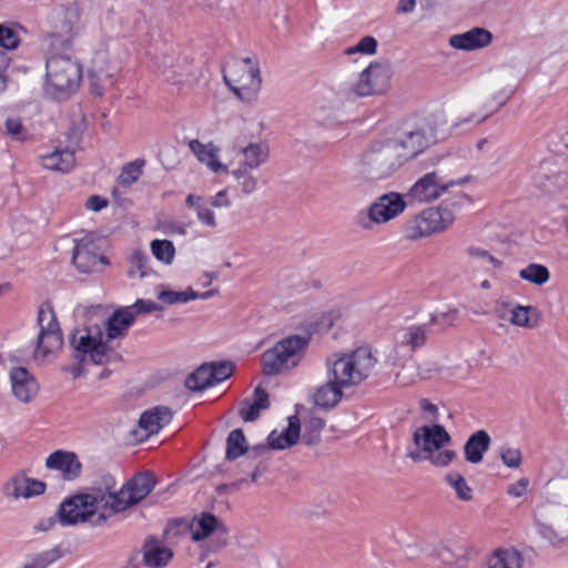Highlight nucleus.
<instances>
[{
    "instance_id": "obj_1",
    "label": "nucleus",
    "mask_w": 568,
    "mask_h": 568,
    "mask_svg": "<svg viewBox=\"0 0 568 568\" xmlns=\"http://www.w3.org/2000/svg\"><path fill=\"white\" fill-rule=\"evenodd\" d=\"M468 201L466 194L459 193L437 206L424 209L412 215L402 226L403 237L407 241H418L443 233L453 225L462 204Z\"/></svg>"
},
{
    "instance_id": "obj_2",
    "label": "nucleus",
    "mask_w": 568,
    "mask_h": 568,
    "mask_svg": "<svg viewBox=\"0 0 568 568\" xmlns=\"http://www.w3.org/2000/svg\"><path fill=\"white\" fill-rule=\"evenodd\" d=\"M468 201L466 194L459 193L437 206L424 209L412 215L402 226L403 237L407 241H418L443 233L453 225L462 204Z\"/></svg>"
},
{
    "instance_id": "obj_3",
    "label": "nucleus",
    "mask_w": 568,
    "mask_h": 568,
    "mask_svg": "<svg viewBox=\"0 0 568 568\" xmlns=\"http://www.w3.org/2000/svg\"><path fill=\"white\" fill-rule=\"evenodd\" d=\"M113 515L105 488H92L65 499L59 508V519L63 526L88 523L94 527L104 525Z\"/></svg>"
},
{
    "instance_id": "obj_4",
    "label": "nucleus",
    "mask_w": 568,
    "mask_h": 568,
    "mask_svg": "<svg viewBox=\"0 0 568 568\" xmlns=\"http://www.w3.org/2000/svg\"><path fill=\"white\" fill-rule=\"evenodd\" d=\"M377 363L376 356L366 346L353 351L335 352L325 361L326 377L344 388L359 385Z\"/></svg>"
},
{
    "instance_id": "obj_5",
    "label": "nucleus",
    "mask_w": 568,
    "mask_h": 568,
    "mask_svg": "<svg viewBox=\"0 0 568 568\" xmlns=\"http://www.w3.org/2000/svg\"><path fill=\"white\" fill-rule=\"evenodd\" d=\"M413 439L416 449L407 454L413 462H428L434 467L445 468L457 457L455 450L446 448L452 437L442 425L420 426L414 432Z\"/></svg>"
},
{
    "instance_id": "obj_6",
    "label": "nucleus",
    "mask_w": 568,
    "mask_h": 568,
    "mask_svg": "<svg viewBox=\"0 0 568 568\" xmlns=\"http://www.w3.org/2000/svg\"><path fill=\"white\" fill-rule=\"evenodd\" d=\"M44 93L61 100L73 93L82 79L80 63L68 55H53L47 61Z\"/></svg>"
},
{
    "instance_id": "obj_7",
    "label": "nucleus",
    "mask_w": 568,
    "mask_h": 568,
    "mask_svg": "<svg viewBox=\"0 0 568 568\" xmlns=\"http://www.w3.org/2000/svg\"><path fill=\"white\" fill-rule=\"evenodd\" d=\"M70 344L75 358L82 362L104 364L112 354V345L104 335V326L97 323L75 328L70 335Z\"/></svg>"
},
{
    "instance_id": "obj_8",
    "label": "nucleus",
    "mask_w": 568,
    "mask_h": 568,
    "mask_svg": "<svg viewBox=\"0 0 568 568\" xmlns=\"http://www.w3.org/2000/svg\"><path fill=\"white\" fill-rule=\"evenodd\" d=\"M223 79L241 101L256 100L262 80L258 64L252 59L245 58L227 62L223 69Z\"/></svg>"
},
{
    "instance_id": "obj_9",
    "label": "nucleus",
    "mask_w": 568,
    "mask_h": 568,
    "mask_svg": "<svg viewBox=\"0 0 568 568\" xmlns=\"http://www.w3.org/2000/svg\"><path fill=\"white\" fill-rule=\"evenodd\" d=\"M364 171L375 179H385L404 165L389 136L372 142L359 158Z\"/></svg>"
},
{
    "instance_id": "obj_10",
    "label": "nucleus",
    "mask_w": 568,
    "mask_h": 568,
    "mask_svg": "<svg viewBox=\"0 0 568 568\" xmlns=\"http://www.w3.org/2000/svg\"><path fill=\"white\" fill-rule=\"evenodd\" d=\"M307 344L308 338L300 335L288 336L277 342L263 354L264 374L268 376L277 375L295 367L300 363Z\"/></svg>"
},
{
    "instance_id": "obj_11",
    "label": "nucleus",
    "mask_w": 568,
    "mask_h": 568,
    "mask_svg": "<svg viewBox=\"0 0 568 568\" xmlns=\"http://www.w3.org/2000/svg\"><path fill=\"white\" fill-rule=\"evenodd\" d=\"M154 487L155 479L151 473H140L133 476L119 490H114V483L110 478L105 484V491L113 515L140 503Z\"/></svg>"
},
{
    "instance_id": "obj_12",
    "label": "nucleus",
    "mask_w": 568,
    "mask_h": 568,
    "mask_svg": "<svg viewBox=\"0 0 568 568\" xmlns=\"http://www.w3.org/2000/svg\"><path fill=\"white\" fill-rule=\"evenodd\" d=\"M72 262L75 268L84 274L102 272L109 260L103 254L104 241L93 233L73 237Z\"/></svg>"
},
{
    "instance_id": "obj_13",
    "label": "nucleus",
    "mask_w": 568,
    "mask_h": 568,
    "mask_svg": "<svg viewBox=\"0 0 568 568\" xmlns=\"http://www.w3.org/2000/svg\"><path fill=\"white\" fill-rule=\"evenodd\" d=\"M407 207L403 195L388 192L378 196L365 211L356 216V223L363 230H372L375 225L385 224L399 216Z\"/></svg>"
},
{
    "instance_id": "obj_14",
    "label": "nucleus",
    "mask_w": 568,
    "mask_h": 568,
    "mask_svg": "<svg viewBox=\"0 0 568 568\" xmlns=\"http://www.w3.org/2000/svg\"><path fill=\"white\" fill-rule=\"evenodd\" d=\"M389 138L404 164L423 153L434 141L432 131L420 125L405 126Z\"/></svg>"
},
{
    "instance_id": "obj_15",
    "label": "nucleus",
    "mask_w": 568,
    "mask_h": 568,
    "mask_svg": "<svg viewBox=\"0 0 568 568\" xmlns=\"http://www.w3.org/2000/svg\"><path fill=\"white\" fill-rule=\"evenodd\" d=\"M463 183H465V180H447L438 172L433 171L417 179L409 187L406 196L413 203H430L442 197L450 187Z\"/></svg>"
},
{
    "instance_id": "obj_16",
    "label": "nucleus",
    "mask_w": 568,
    "mask_h": 568,
    "mask_svg": "<svg viewBox=\"0 0 568 568\" xmlns=\"http://www.w3.org/2000/svg\"><path fill=\"white\" fill-rule=\"evenodd\" d=\"M389 69L382 63H371L354 83V92L358 97L383 94L389 88Z\"/></svg>"
},
{
    "instance_id": "obj_17",
    "label": "nucleus",
    "mask_w": 568,
    "mask_h": 568,
    "mask_svg": "<svg viewBox=\"0 0 568 568\" xmlns=\"http://www.w3.org/2000/svg\"><path fill=\"white\" fill-rule=\"evenodd\" d=\"M40 326L38 353L43 356L54 352L62 344L59 323L51 310H40L38 315Z\"/></svg>"
},
{
    "instance_id": "obj_18",
    "label": "nucleus",
    "mask_w": 568,
    "mask_h": 568,
    "mask_svg": "<svg viewBox=\"0 0 568 568\" xmlns=\"http://www.w3.org/2000/svg\"><path fill=\"white\" fill-rule=\"evenodd\" d=\"M116 73L118 68L110 64L108 55L103 52L98 53L89 70L92 92L99 97L103 95L105 89L113 84Z\"/></svg>"
},
{
    "instance_id": "obj_19",
    "label": "nucleus",
    "mask_w": 568,
    "mask_h": 568,
    "mask_svg": "<svg viewBox=\"0 0 568 568\" xmlns=\"http://www.w3.org/2000/svg\"><path fill=\"white\" fill-rule=\"evenodd\" d=\"M11 392L21 403H30L39 392V384L24 367H13L9 373Z\"/></svg>"
},
{
    "instance_id": "obj_20",
    "label": "nucleus",
    "mask_w": 568,
    "mask_h": 568,
    "mask_svg": "<svg viewBox=\"0 0 568 568\" xmlns=\"http://www.w3.org/2000/svg\"><path fill=\"white\" fill-rule=\"evenodd\" d=\"M44 490L43 481L22 474L14 475L3 486V494L13 499H29L42 495Z\"/></svg>"
},
{
    "instance_id": "obj_21",
    "label": "nucleus",
    "mask_w": 568,
    "mask_h": 568,
    "mask_svg": "<svg viewBox=\"0 0 568 568\" xmlns=\"http://www.w3.org/2000/svg\"><path fill=\"white\" fill-rule=\"evenodd\" d=\"M174 552L164 541L149 537L142 546V564L146 568H164L173 559Z\"/></svg>"
},
{
    "instance_id": "obj_22",
    "label": "nucleus",
    "mask_w": 568,
    "mask_h": 568,
    "mask_svg": "<svg viewBox=\"0 0 568 568\" xmlns=\"http://www.w3.org/2000/svg\"><path fill=\"white\" fill-rule=\"evenodd\" d=\"M187 145L196 160L212 173H229L227 165L220 161V149L213 142L202 143L193 139L187 142Z\"/></svg>"
},
{
    "instance_id": "obj_23",
    "label": "nucleus",
    "mask_w": 568,
    "mask_h": 568,
    "mask_svg": "<svg viewBox=\"0 0 568 568\" xmlns=\"http://www.w3.org/2000/svg\"><path fill=\"white\" fill-rule=\"evenodd\" d=\"M49 469L57 470L63 479L73 480L81 474L82 465L78 456L72 452L57 450L49 455L45 460Z\"/></svg>"
},
{
    "instance_id": "obj_24",
    "label": "nucleus",
    "mask_w": 568,
    "mask_h": 568,
    "mask_svg": "<svg viewBox=\"0 0 568 568\" xmlns=\"http://www.w3.org/2000/svg\"><path fill=\"white\" fill-rule=\"evenodd\" d=\"M190 535L193 541H204L216 532H224L223 524L214 516L207 513H201L194 516L189 525Z\"/></svg>"
},
{
    "instance_id": "obj_25",
    "label": "nucleus",
    "mask_w": 568,
    "mask_h": 568,
    "mask_svg": "<svg viewBox=\"0 0 568 568\" xmlns=\"http://www.w3.org/2000/svg\"><path fill=\"white\" fill-rule=\"evenodd\" d=\"M172 419V412L169 407L156 406L145 410L139 419V430L144 437H150L160 432Z\"/></svg>"
},
{
    "instance_id": "obj_26",
    "label": "nucleus",
    "mask_w": 568,
    "mask_h": 568,
    "mask_svg": "<svg viewBox=\"0 0 568 568\" xmlns=\"http://www.w3.org/2000/svg\"><path fill=\"white\" fill-rule=\"evenodd\" d=\"M493 40L491 33L483 28H473L449 38V44L458 50L471 51L487 47Z\"/></svg>"
},
{
    "instance_id": "obj_27",
    "label": "nucleus",
    "mask_w": 568,
    "mask_h": 568,
    "mask_svg": "<svg viewBox=\"0 0 568 568\" xmlns=\"http://www.w3.org/2000/svg\"><path fill=\"white\" fill-rule=\"evenodd\" d=\"M270 144L266 141L250 142L240 150L241 160L239 165L257 170L270 160Z\"/></svg>"
},
{
    "instance_id": "obj_28",
    "label": "nucleus",
    "mask_w": 568,
    "mask_h": 568,
    "mask_svg": "<svg viewBox=\"0 0 568 568\" xmlns=\"http://www.w3.org/2000/svg\"><path fill=\"white\" fill-rule=\"evenodd\" d=\"M134 321L125 307L114 311L108 321L101 324L104 326V335L109 344L111 345L114 339L124 337Z\"/></svg>"
},
{
    "instance_id": "obj_29",
    "label": "nucleus",
    "mask_w": 568,
    "mask_h": 568,
    "mask_svg": "<svg viewBox=\"0 0 568 568\" xmlns=\"http://www.w3.org/2000/svg\"><path fill=\"white\" fill-rule=\"evenodd\" d=\"M301 436V423L296 416L288 418V424L282 430L274 429L268 435V445L273 449H285L295 445Z\"/></svg>"
},
{
    "instance_id": "obj_30",
    "label": "nucleus",
    "mask_w": 568,
    "mask_h": 568,
    "mask_svg": "<svg viewBox=\"0 0 568 568\" xmlns=\"http://www.w3.org/2000/svg\"><path fill=\"white\" fill-rule=\"evenodd\" d=\"M40 163L45 170L69 173L75 165V159L72 151L57 149L53 152L41 155Z\"/></svg>"
},
{
    "instance_id": "obj_31",
    "label": "nucleus",
    "mask_w": 568,
    "mask_h": 568,
    "mask_svg": "<svg viewBox=\"0 0 568 568\" xmlns=\"http://www.w3.org/2000/svg\"><path fill=\"white\" fill-rule=\"evenodd\" d=\"M521 554L513 548H498L486 559L484 568H523Z\"/></svg>"
},
{
    "instance_id": "obj_32",
    "label": "nucleus",
    "mask_w": 568,
    "mask_h": 568,
    "mask_svg": "<svg viewBox=\"0 0 568 568\" xmlns=\"http://www.w3.org/2000/svg\"><path fill=\"white\" fill-rule=\"evenodd\" d=\"M490 437L485 430L475 432L465 443V459L470 464H479L489 449Z\"/></svg>"
},
{
    "instance_id": "obj_33",
    "label": "nucleus",
    "mask_w": 568,
    "mask_h": 568,
    "mask_svg": "<svg viewBox=\"0 0 568 568\" xmlns=\"http://www.w3.org/2000/svg\"><path fill=\"white\" fill-rule=\"evenodd\" d=\"M267 393L257 386L254 390L252 398H245L240 405V416L245 422H253L258 418L261 410L268 407Z\"/></svg>"
},
{
    "instance_id": "obj_34",
    "label": "nucleus",
    "mask_w": 568,
    "mask_h": 568,
    "mask_svg": "<svg viewBox=\"0 0 568 568\" xmlns=\"http://www.w3.org/2000/svg\"><path fill=\"white\" fill-rule=\"evenodd\" d=\"M343 389L344 387L337 385L333 378H327L326 383L315 388L313 402L318 407L332 408L342 399Z\"/></svg>"
},
{
    "instance_id": "obj_35",
    "label": "nucleus",
    "mask_w": 568,
    "mask_h": 568,
    "mask_svg": "<svg viewBox=\"0 0 568 568\" xmlns=\"http://www.w3.org/2000/svg\"><path fill=\"white\" fill-rule=\"evenodd\" d=\"M185 203L187 207L192 209L196 213L197 221L201 224L210 229H215L217 226L215 214L211 210V205L207 203L205 197L196 194H189L185 199Z\"/></svg>"
},
{
    "instance_id": "obj_36",
    "label": "nucleus",
    "mask_w": 568,
    "mask_h": 568,
    "mask_svg": "<svg viewBox=\"0 0 568 568\" xmlns=\"http://www.w3.org/2000/svg\"><path fill=\"white\" fill-rule=\"evenodd\" d=\"M444 481L454 491L458 500L469 503L474 499V489L460 473L456 470L448 471L444 476Z\"/></svg>"
},
{
    "instance_id": "obj_37",
    "label": "nucleus",
    "mask_w": 568,
    "mask_h": 568,
    "mask_svg": "<svg viewBox=\"0 0 568 568\" xmlns=\"http://www.w3.org/2000/svg\"><path fill=\"white\" fill-rule=\"evenodd\" d=\"M126 274L131 280H142L152 274L150 260L142 251L135 250L130 254Z\"/></svg>"
},
{
    "instance_id": "obj_38",
    "label": "nucleus",
    "mask_w": 568,
    "mask_h": 568,
    "mask_svg": "<svg viewBox=\"0 0 568 568\" xmlns=\"http://www.w3.org/2000/svg\"><path fill=\"white\" fill-rule=\"evenodd\" d=\"M212 377V365L203 364L194 371L185 381V386L190 390L200 392L214 386Z\"/></svg>"
},
{
    "instance_id": "obj_39",
    "label": "nucleus",
    "mask_w": 568,
    "mask_h": 568,
    "mask_svg": "<svg viewBox=\"0 0 568 568\" xmlns=\"http://www.w3.org/2000/svg\"><path fill=\"white\" fill-rule=\"evenodd\" d=\"M468 255L487 273H494L501 266V261L483 247L470 246Z\"/></svg>"
},
{
    "instance_id": "obj_40",
    "label": "nucleus",
    "mask_w": 568,
    "mask_h": 568,
    "mask_svg": "<svg viewBox=\"0 0 568 568\" xmlns=\"http://www.w3.org/2000/svg\"><path fill=\"white\" fill-rule=\"evenodd\" d=\"M6 134L16 142H27L31 139V134L23 124L22 119L17 115H9L4 121Z\"/></svg>"
},
{
    "instance_id": "obj_41",
    "label": "nucleus",
    "mask_w": 568,
    "mask_h": 568,
    "mask_svg": "<svg viewBox=\"0 0 568 568\" xmlns=\"http://www.w3.org/2000/svg\"><path fill=\"white\" fill-rule=\"evenodd\" d=\"M252 169L239 165L231 174L237 182L243 194L248 195L254 193L258 187L257 178L253 174Z\"/></svg>"
},
{
    "instance_id": "obj_42",
    "label": "nucleus",
    "mask_w": 568,
    "mask_h": 568,
    "mask_svg": "<svg viewBox=\"0 0 568 568\" xmlns=\"http://www.w3.org/2000/svg\"><path fill=\"white\" fill-rule=\"evenodd\" d=\"M519 277L535 285H544L550 278V273L545 265L530 263L519 271Z\"/></svg>"
},
{
    "instance_id": "obj_43",
    "label": "nucleus",
    "mask_w": 568,
    "mask_h": 568,
    "mask_svg": "<svg viewBox=\"0 0 568 568\" xmlns=\"http://www.w3.org/2000/svg\"><path fill=\"white\" fill-rule=\"evenodd\" d=\"M145 161L136 159L132 162L126 163L118 178V183L123 187H129L135 183L143 173Z\"/></svg>"
},
{
    "instance_id": "obj_44",
    "label": "nucleus",
    "mask_w": 568,
    "mask_h": 568,
    "mask_svg": "<svg viewBox=\"0 0 568 568\" xmlns=\"http://www.w3.org/2000/svg\"><path fill=\"white\" fill-rule=\"evenodd\" d=\"M247 450V443L241 429L232 430L226 439V459L233 460Z\"/></svg>"
},
{
    "instance_id": "obj_45",
    "label": "nucleus",
    "mask_w": 568,
    "mask_h": 568,
    "mask_svg": "<svg viewBox=\"0 0 568 568\" xmlns=\"http://www.w3.org/2000/svg\"><path fill=\"white\" fill-rule=\"evenodd\" d=\"M153 256L164 265H171L175 257L174 244L169 240H153L150 244Z\"/></svg>"
},
{
    "instance_id": "obj_46",
    "label": "nucleus",
    "mask_w": 568,
    "mask_h": 568,
    "mask_svg": "<svg viewBox=\"0 0 568 568\" xmlns=\"http://www.w3.org/2000/svg\"><path fill=\"white\" fill-rule=\"evenodd\" d=\"M323 427L324 422L317 416L311 415L307 418H304L301 426V429L303 428V440L308 445L315 444L320 439V434Z\"/></svg>"
},
{
    "instance_id": "obj_47",
    "label": "nucleus",
    "mask_w": 568,
    "mask_h": 568,
    "mask_svg": "<svg viewBox=\"0 0 568 568\" xmlns=\"http://www.w3.org/2000/svg\"><path fill=\"white\" fill-rule=\"evenodd\" d=\"M529 307L517 305L501 310L499 316L515 326L526 327L529 325Z\"/></svg>"
},
{
    "instance_id": "obj_48",
    "label": "nucleus",
    "mask_w": 568,
    "mask_h": 568,
    "mask_svg": "<svg viewBox=\"0 0 568 568\" xmlns=\"http://www.w3.org/2000/svg\"><path fill=\"white\" fill-rule=\"evenodd\" d=\"M158 298L164 304L172 305L176 303H187L196 300V292L192 288H187L183 292H175L171 290H160L158 292Z\"/></svg>"
},
{
    "instance_id": "obj_49",
    "label": "nucleus",
    "mask_w": 568,
    "mask_h": 568,
    "mask_svg": "<svg viewBox=\"0 0 568 568\" xmlns=\"http://www.w3.org/2000/svg\"><path fill=\"white\" fill-rule=\"evenodd\" d=\"M425 334L423 326L408 327L402 332L400 343L410 346L412 349L417 348L425 343Z\"/></svg>"
},
{
    "instance_id": "obj_50",
    "label": "nucleus",
    "mask_w": 568,
    "mask_h": 568,
    "mask_svg": "<svg viewBox=\"0 0 568 568\" xmlns=\"http://www.w3.org/2000/svg\"><path fill=\"white\" fill-rule=\"evenodd\" d=\"M495 110L489 112H471L467 115L458 116L450 125L452 130H458L465 125L477 126L486 121Z\"/></svg>"
},
{
    "instance_id": "obj_51",
    "label": "nucleus",
    "mask_w": 568,
    "mask_h": 568,
    "mask_svg": "<svg viewBox=\"0 0 568 568\" xmlns=\"http://www.w3.org/2000/svg\"><path fill=\"white\" fill-rule=\"evenodd\" d=\"M377 49V41L374 37L366 36L362 38L357 44L345 49V54L352 55L355 53L374 54Z\"/></svg>"
},
{
    "instance_id": "obj_52",
    "label": "nucleus",
    "mask_w": 568,
    "mask_h": 568,
    "mask_svg": "<svg viewBox=\"0 0 568 568\" xmlns=\"http://www.w3.org/2000/svg\"><path fill=\"white\" fill-rule=\"evenodd\" d=\"M163 79L172 84H181L185 81L189 71L181 64L163 67L161 70Z\"/></svg>"
},
{
    "instance_id": "obj_53",
    "label": "nucleus",
    "mask_w": 568,
    "mask_h": 568,
    "mask_svg": "<svg viewBox=\"0 0 568 568\" xmlns=\"http://www.w3.org/2000/svg\"><path fill=\"white\" fill-rule=\"evenodd\" d=\"M500 458L503 460V464L508 468H519L521 465L523 456L519 448L510 447V446H503L500 448Z\"/></svg>"
},
{
    "instance_id": "obj_54",
    "label": "nucleus",
    "mask_w": 568,
    "mask_h": 568,
    "mask_svg": "<svg viewBox=\"0 0 568 568\" xmlns=\"http://www.w3.org/2000/svg\"><path fill=\"white\" fill-rule=\"evenodd\" d=\"M125 308L131 313L134 320L139 314H150L161 310V307L151 300H136L135 303L125 306Z\"/></svg>"
},
{
    "instance_id": "obj_55",
    "label": "nucleus",
    "mask_w": 568,
    "mask_h": 568,
    "mask_svg": "<svg viewBox=\"0 0 568 568\" xmlns=\"http://www.w3.org/2000/svg\"><path fill=\"white\" fill-rule=\"evenodd\" d=\"M212 377L214 381V384L222 383L223 381L227 379L234 371V366L231 362H223V363H212Z\"/></svg>"
},
{
    "instance_id": "obj_56",
    "label": "nucleus",
    "mask_w": 568,
    "mask_h": 568,
    "mask_svg": "<svg viewBox=\"0 0 568 568\" xmlns=\"http://www.w3.org/2000/svg\"><path fill=\"white\" fill-rule=\"evenodd\" d=\"M19 44V38L14 30L3 24H0V47L12 50Z\"/></svg>"
},
{
    "instance_id": "obj_57",
    "label": "nucleus",
    "mask_w": 568,
    "mask_h": 568,
    "mask_svg": "<svg viewBox=\"0 0 568 568\" xmlns=\"http://www.w3.org/2000/svg\"><path fill=\"white\" fill-rule=\"evenodd\" d=\"M516 87L515 85H507L503 89H500L498 92H496L493 95V100L496 104L495 110L500 109L503 105L507 103L508 100L515 94Z\"/></svg>"
},
{
    "instance_id": "obj_58",
    "label": "nucleus",
    "mask_w": 568,
    "mask_h": 568,
    "mask_svg": "<svg viewBox=\"0 0 568 568\" xmlns=\"http://www.w3.org/2000/svg\"><path fill=\"white\" fill-rule=\"evenodd\" d=\"M529 479L524 477L507 487V494L511 497L519 498L527 494Z\"/></svg>"
},
{
    "instance_id": "obj_59",
    "label": "nucleus",
    "mask_w": 568,
    "mask_h": 568,
    "mask_svg": "<svg viewBox=\"0 0 568 568\" xmlns=\"http://www.w3.org/2000/svg\"><path fill=\"white\" fill-rule=\"evenodd\" d=\"M206 201L212 207L216 209L231 206V200L226 189L219 191L215 195L206 199Z\"/></svg>"
},
{
    "instance_id": "obj_60",
    "label": "nucleus",
    "mask_w": 568,
    "mask_h": 568,
    "mask_svg": "<svg viewBox=\"0 0 568 568\" xmlns=\"http://www.w3.org/2000/svg\"><path fill=\"white\" fill-rule=\"evenodd\" d=\"M456 310L447 308L437 310L434 314H432L430 322L435 325L447 326L448 320L447 317L455 318Z\"/></svg>"
},
{
    "instance_id": "obj_61",
    "label": "nucleus",
    "mask_w": 568,
    "mask_h": 568,
    "mask_svg": "<svg viewBox=\"0 0 568 568\" xmlns=\"http://www.w3.org/2000/svg\"><path fill=\"white\" fill-rule=\"evenodd\" d=\"M539 534L542 538L549 540L552 545H559L564 541V539L549 525H541L539 527Z\"/></svg>"
},
{
    "instance_id": "obj_62",
    "label": "nucleus",
    "mask_w": 568,
    "mask_h": 568,
    "mask_svg": "<svg viewBox=\"0 0 568 568\" xmlns=\"http://www.w3.org/2000/svg\"><path fill=\"white\" fill-rule=\"evenodd\" d=\"M109 202L106 199L100 195H91L85 202V207L93 212H99L108 206Z\"/></svg>"
},
{
    "instance_id": "obj_63",
    "label": "nucleus",
    "mask_w": 568,
    "mask_h": 568,
    "mask_svg": "<svg viewBox=\"0 0 568 568\" xmlns=\"http://www.w3.org/2000/svg\"><path fill=\"white\" fill-rule=\"evenodd\" d=\"M55 525V519L53 517H48L41 519L39 523H37L33 527L34 531L42 532L48 531L52 529Z\"/></svg>"
},
{
    "instance_id": "obj_64",
    "label": "nucleus",
    "mask_w": 568,
    "mask_h": 568,
    "mask_svg": "<svg viewBox=\"0 0 568 568\" xmlns=\"http://www.w3.org/2000/svg\"><path fill=\"white\" fill-rule=\"evenodd\" d=\"M416 8L415 0H399L397 3V12L398 13H410Z\"/></svg>"
}]
</instances>
